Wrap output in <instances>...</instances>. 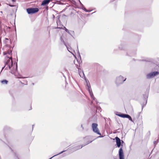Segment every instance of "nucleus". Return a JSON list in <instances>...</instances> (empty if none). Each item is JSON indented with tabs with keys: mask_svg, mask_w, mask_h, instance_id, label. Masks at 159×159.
Segmentation results:
<instances>
[{
	"mask_svg": "<svg viewBox=\"0 0 159 159\" xmlns=\"http://www.w3.org/2000/svg\"><path fill=\"white\" fill-rule=\"evenodd\" d=\"M5 65L2 67V70L4 68L6 70L10 69L13 65L12 56H7L5 58Z\"/></svg>",
	"mask_w": 159,
	"mask_h": 159,
	"instance_id": "nucleus-1",
	"label": "nucleus"
},
{
	"mask_svg": "<svg viewBox=\"0 0 159 159\" xmlns=\"http://www.w3.org/2000/svg\"><path fill=\"white\" fill-rule=\"evenodd\" d=\"M98 125L96 123H93L92 125V128L93 131L97 134L101 135L99 130L98 128Z\"/></svg>",
	"mask_w": 159,
	"mask_h": 159,
	"instance_id": "nucleus-2",
	"label": "nucleus"
},
{
	"mask_svg": "<svg viewBox=\"0 0 159 159\" xmlns=\"http://www.w3.org/2000/svg\"><path fill=\"white\" fill-rule=\"evenodd\" d=\"M26 11L28 14H32L38 12L39 10L37 8H32L27 9Z\"/></svg>",
	"mask_w": 159,
	"mask_h": 159,
	"instance_id": "nucleus-3",
	"label": "nucleus"
},
{
	"mask_svg": "<svg viewBox=\"0 0 159 159\" xmlns=\"http://www.w3.org/2000/svg\"><path fill=\"white\" fill-rule=\"evenodd\" d=\"M126 79V78L124 79L123 76H120L119 77L117 78L116 80V83L117 85L121 84Z\"/></svg>",
	"mask_w": 159,
	"mask_h": 159,
	"instance_id": "nucleus-4",
	"label": "nucleus"
},
{
	"mask_svg": "<svg viewBox=\"0 0 159 159\" xmlns=\"http://www.w3.org/2000/svg\"><path fill=\"white\" fill-rule=\"evenodd\" d=\"M158 74H159V72L158 71L152 72L147 74V78L148 79L152 78Z\"/></svg>",
	"mask_w": 159,
	"mask_h": 159,
	"instance_id": "nucleus-5",
	"label": "nucleus"
},
{
	"mask_svg": "<svg viewBox=\"0 0 159 159\" xmlns=\"http://www.w3.org/2000/svg\"><path fill=\"white\" fill-rule=\"evenodd\" d=\"M120 159H124L123 150L122 148H121L119 151Z\"/></svg>",
	"mask_w": 159,
	"mask_h": 159,
	"instance_id": "nucleus-6",
	"label": "nucleus"
},
{
	"mask_svg": "<svg viewBox=\"0 0 159 159\" xmlns=\"http://www.w3.org/2000/svg\"><path fill=\"white\" fill-rule=\"evenodd\" d=\"M116 140V143L118 147H120L121 145V142L120 139L117 137L115 138Z\"/></svg>",
	"mask_w": 159,
	"mask_h": 159,
	"instance_id": "nucleus-7",
	"label": "nucleus"
},
{
	"mask_svg": "<svg viewBox=\"0 0 159 159\" xmlns=\"http://www.w3.org/2000/svg\"><path fill=\"white\" fill-rule=\"evenodd\" d=\"M88 91L89 92L90 96L92 99V100H94L95 99V98L93 96V95L92 93V90L91 88V87L88 88Z\"/></svg>",
	"mask_w": 159,
	"mask_h": 159,
	"instance_id": "nucleus-8",
	"label": "nucleus"
},
{
	"mask_svg": "<svg viewBox=\"0 0 159 159\" xmlns=\"http://www.w3.org/2000/svg\"><path fill=\"white\" fill-rule=\"evenodd\" d=\"M51 0H43L41 4V5L44 6L48 4L50 2Z\"/></svg>",
	"mask_w": 159,
	"mask_h": 159,
	"instance_id": "nucleus-9",
	"label": "nucleus"
},
{
	"mask_svg": "<svg viewBox=\"0 0 159 159\" xmlns=\"http://www.w3.org/2000/svg\"><path fill=\"white\" fill-rule=\"evenodd\" d=\"M11 53L12 51L11 50H9L7 52H3V54L4 55L8 54L9 55H10V56H11Z\"/></svg>",
	"mask_w": 159,
	"mask_h": 159,
	"instance_id": "nucleus-10",
	"label": "nucleus"
},
{
	"mask_svg": "<svg viewBox=\"0 0 159 159\" xmlns=\"http://www.w3.org/2000/svg\"><path fill=\"white\" fill-rule=\"evenodd\" d=\"M116 115L120 117H121L122 118H125L126 116H127V114H116Z\"/></svg>",
	"mask_w": 159,
	"mask_h": 159,
	"instance_id": "nucleus-11",
	"label": "nucleus"
},
{
	"mask_svg": "<svg viewBox=\"0 0 159 159\" xmlns=\"http://www.w3.org/2000/svg\"><path fill=\"white\" fill-rule=\"evenodd\" d=\"M126 118H128L129 119V120H130L131 121L133 122V121L131 117L128 115H127V116H126Z\"/></svg>",
	"mask_w": 159,
	"mask_h": 159,
	"instance_id": "nucleus-12",
	"label": "nucleus"
},
{
	"mask_svg": "<svg viewBox=\"0 0 159 159\" xmlns=\"http://www.w3.org/2000/svg\"><path fill=\"white\" fill-rule=\"evenodd\" d=\"M8 82L6 80H3L1 81V83L3 84H7Z\"/></svg>",
	"mask_w": 159,
	"mask_h": 159,
	"instance_id": "nucleus-13",
	"label": "nucleus"
},
{
	"mask_svg": "<svg viewBox=\"0 0 159 159\" xmlns=\"http://www.w3.org/2000/svg\"><path fill=\"white\" fill-rule=\"evenodd\" d=\"M65 151H62L61 152H60V153H58V154H57V155H54V156H53V157H51V158H50V159H52V158H53V157H55V156H57V155H59V154H61L63 152H65Z\"/></svg>",
	"mask_w": 159,
	"mask_h": 159,
	"instance_id": "nucleus-14",
	"label": "nucleus"
},
{
	"mask_svg": "<svg viewBox=\"0 0 159 159\" xmlns=\"http://www.w3.org/2000/svg\"><path fill=\"white\" fill-rule=\"evenodd\" d=\"M64 28H65V31L67 32L69 34H70V33L69 32V31L68 30V29H67L66 27H64Z\"/></svg>",
	"mask_w": 159,
	"mask_h": 159,
	"instance_id": "nucleus-15",
	"label": "nucleus"
},
{
	"mask_svg": "<svg viewBox=\"0 0 159 159\" xmlns=\"http://www.w3.org/2000/svg\"><path fill=\"white\" fill-rule=\"evenodd\" d=\"M148 93H147L145 94V96H144V97L146 98V99L147 98H148Z\"/></svg>",
	"mask_w": 159,
	"mask_h": 159,
	"instance_id": "nucleus-16",
	"label": "nucleus"
},
{
	"mask_svg": "<svg viewBox=\"0 0 159 159\" xmlns=\"http://www.w3.org/2000/svg\"><path fill=\"white\" fill-rule=\"evenodd\" d=\"M86 82H87V86L88 87V88L91 87L90 84H88L87 81H86Z\"/></svg>",
	"mask_w": 159,
	"mask_h": 159,
	"instance_id": "nucleus-17",
	"label": "nucleus"
},
{
	"mask_svg": "<svg viewBox=\"0 0 159 159\" xmlns=\"http://www.w3.org/2000/svg\"><path fill=\"white\" fill-rule=\"evenodd\" d=\"M83 9L84 10V11H85L86 12H90V11H87L85 8H84Z\"/></svg>",
	"mask_w": 159,
	"mask_h": 159,
	"instance_id": "nucleus-18",
	"label": "nucleus"
},
{
	"mask_svg": "<svg viewBox=\"0 0 159 159\" xmlns=\"http://www.w3.org/2000/svg\"><path fill=\"white\" fill-rule=\"evenodd\" d=\"M82 147V146H81H81H79L78 148L76 149V150L78 149H79L81 148Z\"/></svg>",
	"mask_w": 159,
	"mask_h": 159,
	"instance_id": "nucleus-19",
	"label": "nucleus"
},
{
	"mask_svg": "<svg viewBox=\"0 0 159 159\" xmlns=\"http://www.w3.org/2000/svg\"><path fill=\"white\" fill-rule=\"evenodd\" d=\"M9 5L11 7H13L15 6V5H11L10 4H9Z\"/></svg>",
	"mask_w": 159,
	"mask_h": 159,
	"instance_id": "nucleus-20",
	"label": "nucleus"
},
{
	"mask_svg": "<svg viewBox=\"0 0 159 159\" xmlns=\"http://www.w3.org/2000/svg\"><path fill=\"white\" fill-rule=\"evenodd\" d=\"M97 110H99L101 109V108H100V107H98V108H97Z\"/></svg>",
	"mask_w": 159,
	"mask_h": 159,
	"instance_id": "nucleus-21",
	"label": "nucleus"
},
{
	"mask_svg": "<svg viewBox=\"0 0 159 159\" xmlns=\"http://www.w3.org/2000/svg\"><path fill=\"white\" fill-rule=\"evenodd\" d=\"M12 2H15L16 1V0H12Z\"/></svg>",
	"mask_w": 159,
	"mask_h": 159,
	"instance_id": "nucleus-22",
	"label": "nucleus"
},
{
	"mask_svg": "<svg viewBox=\"0 0 159 159\" xmlns=\"http://www.w3.org/2000/svg\"><path fill=\"white\" fill-rule=\"evenodd\" d=\"M81 127L82 128V129H84V128H83V127L82 125H81Z\"/></svg>",
	"mask_w": 159,
	"mask_h": 159,
	"instance_id": "nucleus-23",
	"label": "nucleus"
},
{
	"mask_svg": "<svg viewBox=\"0 0 159 159\" xmlns=\"http://www.w3.org/2000/svg\"><path fill=\"white\" fill-rule=\"evenodd\" d=\"M156 143V141H154V144H155V143Z\"/></svg>",
	"mask_w": 159,
	"mask_h": 159,
	"instance_id": "nucleus-24",
	"label": "nucleus"
},
{
	"mask_svg": "<svg viewBox=\"0 0 159 159\" xmlns=\"http://www.w3.org/2000/svg\"><path fill=\"white\" fill-rule=\"evenodd\" d=\"M26 78L27 77H22L21 78L24 79V78Z\"/></svg>",
	"mask_w": 159,
	"mask_h": 159,
	"instance_id": "nucleus-25",
	"label": "nucleus"
},
{
	"mask_svg": "<svg viewBox=\"0 0 159 159\" xmlns=\"http://www.w3.org/2000/svg\"><path fill=\"white\" fill-rule=\"evenodd\" d=\"M91 142H88V143H87L86 144H88L89 143H91Z\"/></svg>",
	"mask_w": 159,
	"mask_h": 159,
	"instance_id": "nucleus-26",
	"label": "nucleus"
},
{
	"mask_svg": "<svg viewBox=\"0 0 159 159\" xmlns=\"http://www.w3.org/2000/svg\"><path fill=\"white\" fill-rule=\"evenodd\" d=\"M61 40L64 43H65V42H64V41L63 40H62L61 39Z\"/></svg>",
	"mask_w": 159,
	"mask_h": 159,
	"instance_id": "nucleus-27",
	"label": "nucleus"
},
{
	"mask_svg": "<svg viewBox=\"0 0 159 159\" xmlns=\"http://www.w3.org/2000/svg\"><path fill=\"white\" fill-rule=\"evenodd\" d=\"M103 136H99L98 137H102Z\"/></svg>",
	"mask_w": 159,
	"mask_h": 159,
	"instance_id": "nucleus-28",
	"label": "nucleus"
},
{
	"mask_svg": "<svg viewBox=\"0 0 159 159\" xmlns=\"http://www.w3.org/2000/svg\"><path fill=\"white\" fill-rule=\"evenodd\" d=\"M92 103L93 102V101L92 100Z\"/></svg>",
	"mask_w": 159,
	"mask_h": 159,
	"instance_id": "nucleus-29",
	"label": "nucleus"
},
{
	"mask_svg": "<svg viewBox=\"0 0 159 159\" xmlns=\"http://www.w3.org/2000/svg\"><path fill=\"white\" fill-rule=\"evenodd\" d=\"M61 39H62V37H61Z\"/></svg>",
	"mask_w": 159,
	"mask_h": 159,
	"instance_id": "nucleus-30",
	"label": "nucleus"
},
{
	"mask_svg": "<svg viewBox=\"0 0 159 159\" xmlns=\"http://www.w3.org/2000/svg\"><path fill=\"white\" fill-rule=\"evenodd\" d=\"M79 1H80V0H79ZM80 1V3H81V2H80V1Z\"/></svg>",
	"mask_w": 159,
	"mask_h": 159,
	"instance_id": "nucleus-31",
	"label": "nucleus"
},
{
	"mask_svg": "<svg viewBox=\"0 0 159 159\" xmlns=\"http://www.w3.org/2000/svg\"><path fill=\"white\" fill-rule=\"evenodd\" d=\"M34 125H33V127Z\"/></svg>",
	"mask_w": 159,
	"mask_h": 159,
	"instance_id": "nucleus-32",
	"label": "nucleus"
}]
</instances>
